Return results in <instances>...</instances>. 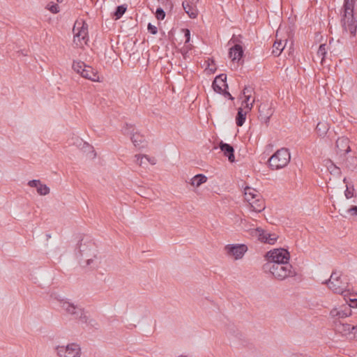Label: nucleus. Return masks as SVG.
I'll return each instance as SVG.
<instances>
[{
	"label": "nucleus",
	"mask_w": 357,
	"mask_h": 357,
	"mask_svg": "<svg viewBox=\"0 0 357 357\" xmlns=\"http://www.w3.org/2000/svg\"><path fill=\"white\" fill-rule=\"evenodd\" d=\"M243 96L245 98V100L242 102V105H244V102H248L252 96L246 95Z\"/></svg>",
	"instance_id": "obj_50"
},
{
	"label": "nucleus",
	"mask_w": 357,
	"mask_h": 357,
	"mask_svg": "<svg viewBox=\"0 0 357 357\" xmlns=\"http://www.w3.org/2000/svg\"><path fill=\"white\" fill-rule=\"evenodd\" d=\"M127 6L126 5H121L116 7V10L114 13L116 20L120 19L123 15L126 13Z\"/></svg>",
	"instance_id": "obj_29"
},
{
	"label": "nucleus",
	"mask_w": 357,
	"mask_h": 357,
	"mask_svg": "<svg viewBox=\"0 0 357 357\" xmlns=\"http://www.w3.org/2000/svg\"><path fill=\"white\" fill-rule=\"evenodd\" d=\"M333 169L331 170V173L334 172L335 174H340V169L335 166L334 165H332Z\"/></svg>",
	"instance_id": "obj_48"
},
{
	"label": "nucleus",
	"mask_w": 357,
	"mask_h": 357,
	"mask_svg": "<svg viewBox=\"0 0 357 357\" xmlns=\"http://www.w3.org/2000/svg\"><path fill=\"white\" fill-rule=\"evenodd\" d=\"M240 37H241L240 36H233L232 38H231V40H229V43H232L234 45L241 43V41Z\"/></svg>",
	"instance_id": "obj_41"
},
{
	"label": "nucleus",
	"mask_w": 357,
	"mask_h": 357,
	"mask_svg": "<svg viewBox=\"0 0 357 357\" xmlns=\"http://www.w3.org/2000/svg\"><path fill=\"white\" fill-rule=\"evenodd\" d=\"M263 270L269 272L275 279L284 280L289 277L296 275V272L289 262L264 264Z\"/></svg>",
	"instance_id": "obj_2"
},
{
	"label": "nucleus",
	"mask_w": 357,
	"mask_h": 357,
	"mask_svg": "<svg viewBox=\"0 0 357 357\" xmlns=\"http://www.w3.org/2000/svg\"><path fill=\"white\" fill-rule=\"evenodd\" d=\"M354 0L344 1L342 27L345 31H349L352 36H355L357 29L356 20L354 17Z\"/></svg>",
	"instance_id": "obj_3"
},
{
	"label": "nucleus",
	"mask_w": 357,
	"mask_h": 357,
	"mask_svg": "<svg viewBox=\"0 0 357 357\" xmlns=\"http://www.w3.org/2000/svg\"><path fill=\"white\" fill-rule=\"evenodd\" d=\"M354 189L353 187L351 189L347 185V189L344 191V195H345L346 198L349 199V198H351L352 197H354Z\"/></svg>",
	"instance_id": "obj_34"
},
{
	"label": "nucleus",
	"mask_w": 357,
	"mask_h": 357,
	"mask_svg": "<svg viewBox=\"0 0 357 357\" xmlns=\"http://www.w3.org/2000/svg\"><path fill=\"white\" fill-rule=\"evenodd\" d=\"M335 294H342L344 297L347 296V284L341 280V275L337 271H333L328 280L323 282Z\"/></svg>",
	"instance_id": "obj_6"
},
{
	"label": "nucleus",
	"mask_w": 357,
	"mask_h": 357,
	"mask_svg": "<svg viewBox=\"0 0 357 357\" xmlns=\"http://www.w3.org/2000/svg\"><path fill=\"white\" fill-rule=\"evenodd\" d=\"M184 36L185 37V43H189L190 41V31L189 29H184Z\"/></svg>",
	"instance_id": "obj_43"
},
{
	"label": "nucleus",
	"mask_w": 357,
	"mask_h": 357,
	"mask_svg": "<svg viewBox=\"0 0 357 357\" xmlns=\"http://www.w3.org/2000/svg\"><path fill=\"white\" fill-rule=\"evenodd\" d=\"M87 146H89V148L90 149H93V147H92V146H89L88 144H87Z\"/></svg>",
	"instance_id": "obj_55"
},
{
	"label": "nucleus",
	"mask_w": 357,
	"mask_h": 357,
	"mask_svg": "<svg viewBox=\"0 0 357 357\" xmlns=\"http://www.w3.org/2000/svg\"><path fill=\"white\" fill-rule=\"evenodd\" d=\"M46 238H47V241H48L50 238H51V234H46Z\"/></svg>",
	"instance_id": "obj_51"
},
{
	"label": "nucleus",
	"mask_w": 357,
	"mask_h": 357,
	"mask_svg": "<svg viewBox=\"0 0 357 357\" xmlns=\"http://www.w3.org/2000/svg\"><path fill=\"white\" fill-rule=\"evenodd\" d=\"M134 128L132 125L126 123L124 127L122 128V133L125 135H131L134 133Z\"/></svg>",
	"instance_id": "obj_31"
},
{
	"label": "nucleus",
	"mask_w": 357,
	"mask_h": 357,
	"mask_svg": "<svg viewBox=\"0 0 357 357\" xmlns=\"http://www.w3.org/2000/svg\"><path fill=\"white\" fill-rule=\"evenodd\" d=\"M247 111H243V108L238 109L237 115L236 117V123L238 126L241 127L243 125L246 119Z\"/></svg>",
	"instance_id": "obj_24"
},
{
	"label": "nucleus",
	"mask_w": 357,
	"mask_h": 357,
	"mask_svg": "<svg viewBox=\"0 0 357 357\" xmlns=\"http://www.w3.org/2000/svg\"><path fill=\"white\" fill-rule=\"evenodd\" d=\"M155 17L158 20H162L165 17V12L164 11V10L162 8H157L156 12H155Z\"/></svg>",
	"instance_id": "obj_33"
},
{
	"label": "nucleus",
	"mask_w": 357,
	"mask_h": 357,
	"mask_svg": "<svg viewBox=\"0 0 357 357\" xmlns=\"http://www.w3.org/2000/svg\"><path fill=\"white\" fill-rule=\"evenodd\" d=\"M328 129V125L326 122H319L316 127L317 132L320 137L325 136Z\"/></svg>",
	"instance_id": "obj_26"
},
{
	"label": "nucleus",
	"mask_w": 357,
	"mask_h": 357,
	"mask_svg": "<svg viewBox=\"0 0 357 357\" xmlns=\"http://www.w3.org/2000/svg\"><path fill=\"white\" fill-rule=\"evenodd\" d=\"M330 314L333 317L335 318V320H340V319L347 317V314H344L342 310L333 309L331 311Z\"/></svg>",
	"instance_id": "obj_30"
},
{
	"label": "nucleus",
	"mask_w": 357,
	"mask_h": 357,
	"mask_svg": "<svg viewBox=\"0 0 357 357\" xmlns=\"http://www.w3.org/2000/svg\"><path fill=\"white\" fill-rule=\"evenodd\" d=\"M147 29H148V31H149L151 33H152V34H153V35L156 34V33H157V32H158V29H157V27H156L155 26H154V25L151 24V23H149V24H148Z\"/></svg>",
	"instance_id": "obj_36"
},
{
	"label": "nucleus",
	"mask_w": 357,
	"mask_h": 357,
	"mask_svg": "<svg viewBox=\"0 0 357 357\" xmlns=\"http://www.w3.org/2000/svg\"><path fill=\"white\" fill-rule=\"evenodd\" d=\"M259 113L261 121L267 124L273 114V110L268 103L264 102L259 106Z\"/></svg>",
	"instance_id": "obj_12"
},
{
	"label": "nucleus",
	"mask_w": 357,
	"mask_h": 357,
	"mask_svg": "<svg viewBox=\"0 0 357 357\" xmlns=\"http://www.w3.org/2000/svg\"><path fill=\"white\" fill-rule=\"evenodd\" d=\"M183 7L185 13L188 15L190 18H196L197 16V10L192 5H190L188 3L183 2Z\"/></svg>",
	"instance_id": "obj_22"
},
{
	"label": "nucleus",
	"mask_w": 357,
	"mask_h": 357,
	"mask_svg": "<svg viewBox=\"0 0 357 357\" xmlns=\"http://www.w3.org/2000/svg\"><path fill=\"white\" fill-rule=\"evenodd\" d=\"M63 0H56L58 3H62Z\"/></svg>",
	"instance_id": "obj_53"
},
{
	"label": "nucleus",
	"mask_w": 357,
	"mask_h": 357,
	"mask_svg": "<svg viewBox=\"0 0 357 357\" xmlns=\"http://www.w3.org/2000/svg\"><path fill=\"white\" fill-rule=\"evenodd\" d=\"M336 153L340 156H344L351 151L349 139L345 137H339L335 143Z\"/></svg>",
	"instance_id": "obj_11"
},
{
	"label": "nucleus",
	"mask_w": 357,
	"mask_h": 357,
	"mask_svg": "<svg viewBox=\"0 0 357 357\" xmlns=\"http://www.w3.org/2000/svg\"><path fill=\"white\" fill-rule=\"evenodd\" d=\"M87 35V29L85 28L84 26H82L80 30L76 33H75L74 36V42L76 43V40H77L79 42H81V40H84L85 38Z\"/></svg>",
	"instance_id": "obj_27"
},
{
	"label": "nucleus",
	"mask_w": 357,
	"mask_h": 357,
	"mask_svg": "<svg viewBox=\"0 0 357 357\" xmlns=\"http://www.w3.org/2000/svg\"><path fill=\"white\" fill-rule=\"evenodd\" d=\"M351 160L352 161L351 165V166H349L348 165H347L349 169H354L357 164L356 159L355 158H351Z\"/></svg>",
	"instance_id": "obj_47"
},
{
	"label": "nucleus",
	"mask_w": 357,
	"mask_h": 357,
	"mask_svg": "<svg viewBox=\"0 0 357 357\" xmlns=\"http://www.w3.org/2000/svg\"><path fill=\"white\" fill-rule=\"evenodd\" d=\"M59 357H80L81 348L79 344L70 343L66 346H57L55 348Z\"/></svg>",
	"instance_id": "obj_8"
},
{
	"label": "nucleus",
	"mask_w": 357,
	"mask_h": 357,
	"mask_svg": "<svg viewBox=\"0 0 357 357\" xmlns=\"http://www.w3.org/2000/svg\"><path fill=\"white\" fill-rule=\"evenodd\" d=\"M291 155L289 150L282 148L278 150L269 159V167L273 170L279 169L286 167L290 161Z\"/></svg>",
	"instance_id": "obj_5"
},
{
	"label": "nucleus",
	"mask_w": 357,
	"mask_h": 357,
	"mask_svg": "<svg viewBox=\"0 0 357 357\" xmlns=\"http://www.w3.org/2000/svg\"><path fill=\"white\" fill-rule=\"evenodd\" d=\"M82 77L93 82H100L98 72L89 66L82 70Z\"/></svg>",
	"instance_id": "obj_18"
},
{
	"label": "nucleus",
	"mask_w": 357,
	"mask_h": 357,
	"mask_svg": "<svg viewBox=\"0 0 357 357\" xmlns=\"http://www.w3.org/2000/svg\"><path fill=\"white\" fill-rule=\"evenodd\" d=\"M130 139L135 147L141 149L144 146L145 138L143 135H140L139 133H133Z\"/></svg>",
	"instance_id": "obj_19"
},
{
	"label": "nucleus",
	"mask_w": 357,
	"mask_h": 357,
	"mask_svg": "<svg viewBox=\"0 0 357 357\" xmlns=\"http://www.w3.org/2000/svg\"><path fill=\"white\" fill-rule=\"evenodd\" d=\"M252 236L257 237L261 242L271 245L274 244L278 238V236L275 234L268 233L261 228H257L253 230L252 231Z\"/></svg>",
	"instance_id": "obj_10"
},
{
	"label": "nucleus",
	"mask_w": 357,
	"mask_h": 357,
	"mask_svg": "<svg viewBox=\"0 0 357 357\" xmlns=\"http://www.w3.org/2000/svg\"><path fill=\"white\" fill-rule=\"evenodd\" d=\"M219 147L223 152L224 155L228 158L230 162H234L235 161L234 149L231 145L221 142Z\"/></svg>",
	"instance_id": "obj_16"
},
{
	"label": "nucleus",
	"mask_w": 357,
	"mask_h": 357,
	"mask_svg": "<svg viewBox=\"0 0 357 357\" xmlns=\"http://www.w3.org/2000/svg\"><path fill=\"white\" fill-rule=\"evenodd\" d=\"M347 211L351 215L357 217V206H352Z\"/></svg>",
	"instance_id": "obj_37"
},
{
	"label": "nucleus",
	"mask_w": 357,
	"mask_h": 357,
	"mask_svg": "<svg viewBox=\"0 0 357 357\" xmlns=\"http://www.w3.org/2000/svg\"><path fill=\"white\" fill-rule=\"evenodd\" d=\"M52 13H57L59 12V7L57 4H53L48 8Z\"/></svg>",
	"instance_id": "obj_39"
},
{
	"label": "nucleus",
	"mask_w": 357,
	"mask_h": 357,
	"mask_svg": "<svg viewBox=\"0 0 357 357\" xmlns=\"http://www.w3.org/2000/svg\"><path fill=\"white\" fill-rule=\"evenodd\" d=\"M255 99L251 102H244V108L246 109L247 112L250 111L253 107V103L255 102Z\"/></svg>",
	"instance_id": "obj_38"
},
{
	"label": "nucleus",
	"mask_w": 357,
	"mask_h": 357,
	"mask_svg": "<svg viewBox=\"0 0 357 357\" xmlns=\"http://www.w3.org/2000/svg\"><path fill=\"white\" fill-rule=\"evenodd\" d=\"M212 86L215 92L222 93L224 88H228L227 75L225 74H221L217 76L213 82Z\"/></svg>",
	"instance_id": "obj_13"
},
{
	"label": "nucleus",
	"mask_w": 357,
	"mask_h": 357,
	"mask_svg": "<svg viewBox=\"0 0 357 357\" xmlns=\"http://www.w3.org/2000/svg\"><path fill=\"white\" fill-rule=\"evenodd\" d=\"M252 93H254V89L251 86H245L243 90V96H252Z\"/></svg>",
	"instance_id": "obj_35"
},
{
	"label": "nucleus",
	"mask_w": 357,
	"mask_h": 357,
	"mask_svg": "<svg viewBox=\"0 0 357 357\" xmlns=\"http://www.w3.org/2000/svg\"><path fill=\"white\" fill-rule=\"evenodd\" d=\"M349 337L357 338V326H353L352 332Z\"/></svg>",
	"instance_id": "obj_46"
},
{
	"label": "nucleus",
	"mask_w": 357,
	"mask_h": 357,
	"mask_svg": "<svg viewBox=\"0 0 357 357\" xmlns=\"http://www.w3.org/2000/svg\"><path fill=\"white\" fill-rule=\"evenodd\" d=\"M267 262L266 264H276L288 262L290 254L287 249L276 248L266 252L265 255Z\"/></svg>",
	"instance_id": "obj_7"
},
{
	"label": "nucleus",
	"mask_w": 357,
	"mask_h": 357,
	"mask_svg": "<svg viewBox=\"0 0 357 357\" xmlns=\"http://www.w3.org/2000/svg\"><path fill=\"white\" fill-rule=\"evenodd\" d=\"M335 330L342 335H349L350 337L352 332L353 326L343 323L340 320L334 321Z\"/></svg>",
	"instance_id": "obj_14"
},
{
	"label": "nucleus",
	"mask_w": 357,
	"mask_h": 357,
	"mask_svg": "<svg viewBox=\"0 0 357 357\" xmlns=\"http://www.w3.org/2000/svg\"><path fill=\"white\" fill-rule=\"evenodd\" d=\"M91 153H92V157L94 158L96 156V153H94V151L92 150Z\"/></svg>",
	"instance_id": "obj_52"
},
{
	"label": "nucleus",
	"mask_w": 357,
	"mask_h": 357,
	"mask_svg": "<svg viewBox=\"0 0 357 357\" xmlns=\"http://www.w3.org/2000/svg\"><path fill=\"white\" fill-rule=\"evenodd\" d=\"M135 158H137L136 159V162L139 165L142 166V164L144 163V162H143L144 158H142V155H135Z\"/></svg>",
	"instance_id": "obj_45"
},
{
	"label": "nucleus",
	"mask_w": 357,
	"mask_h": 357,
	"mask_svg": "<svg viewBox=\"0 0 357 357\" xmlns=\"http://www.w3.org/2000/svg\"><path fill=\"white\" fill-rule=\"evenodd\" d=\"M77 249L78 252L76 254L77 257H81V260H84V264L81 263L82 266H88L90 268L98 267L100 260L97 256L98 250L94 243L82 239Z\"/></svg>",
	"instance_id": "obj_1"
},
{
	"label": "nucleus",
	"mask_w": 357,
	"mask_h": 357,
	"mask_svg": "<svg viewBox=\"0 0 357 357\" xmlns=\"http://www.w3.org/2000/svg\"><path fill=\"white\" fill-rule=\"evenodd\" d=\"M59 303L60 307L66 314L73 317V319L82 323H87L88 317L82 306L64 299L61 300Z\"/></svg>",
	"instance_id": "obj_4"
},
{
	"label": "nucleus",
	"mask_w": 357,
	"mask_h": 357,
	"mask_svg": "<svg viewBox=\"0 0 357 357\" xmlns=\"http://www.w3.org/2000/svg\"><path fill=\"white\" fill-rule=\"evenodd\" d=\"M207 177L204 174H197L190 181V184L192 186L199 187L202 184L206 183Z\"/></svg>",
	"instance_id": "obj_23"
},
{
	"label": "nucleus",
	"mask_w": 357,
	"mask_h": 357,
	"mask_svg": "<svg viewBox=\"0 0 357 357\" xmlns=\"http://www.w3.org/2000/svg\"><path fill=\"white\" fill-rule=\"evenodd\" d=\"M229 58L231 59L232 61H240L243 56V50L240 44H236L230 48L229 52Z\"/></svg>",
	"instance_id": "obj_17"
},
{
	"label": "nucleus",
	"mask_w": 357,
	"mask_h": 357,
	"mask_svg": "<svg viewBox=\"0 0 357 357\" xmlns=\"http://www.w3.org/2000/svg\"><path fill=\"white\" fill-rule=\"evenodd\" d=\"M142 158L150 162L151 165H155L156 163V159L155 158H150L146 155H143Z\"/></svg>",
	"instance_id": "obj_40"
},
{
	"label": "nucleus",
	"mask_w": 357,
	"mask_h": 357,
	"mask_svg": "<svg viewBox=\"0 0 357 357\" xmlns=\"http://www.w3.org/2000/svg\"><path fill=\"white\" fill-rule=\"evenodd\" d=\"M244 191L245 199L248 202H250L253 199L260 197L259 194L255 189L251 188L250 187H246Z\"/></svg>",
	"instance_id": "obj_20"
},
{
	"label": "nucleus",
	"mask_w": 357,
	"mask_h": 357,
	"mask_svg": "<svg viewBox=\"0 0 357 357\" xmlns=\"http://www.w3.org/2000/svg\"><path fill=\"white\" fill-rule=\"evenodd\" d=\"M88 66H86L84 62L82 61H74L73 63V69L78 74H79L82 76V70L83 69H86V68Z\"/></svg>",
	"instance_id": "obj_28"
},
{
	"label": "nucleus",
	"mask_w": 357,
	"mask_h": 357,
	"mask_svg": "<svg viewBox=\"0 0 357 357\" xmlns=\"http://www.w3.org/2000/svg\"><path fill=\"white\" fill-rule=\"evenodd\" d=\"M28 185L31 188H36L37 192L40 195H47L50 193V188L45 184H43L40 180H31L28 182Z\"/></svg>",
	"instance_id": "obj_15"
},
{
	"label": "nucleus",
	"mask_w": 357,
	"mask_h": 357,
	"mask_svg": "<svg viewBox=\"0 0 357 357\" xmlns=\"http://www.w3.org/2000/svg\"><path fill=\"white\" fill-rule=\"evenodd\" d=\"M227 255L233 257L235 259L243 258L248 250L245 244H229L225 247Z\"/></svg>",
	"instance_id": "obj_9"
},
{
	"label": "nucleus",
	"mask_w": 357,
	"mask_h": 357,
	"mask_svg": "<svg viewBox=\"0 0 357 357\" xmlns=\"http://www.w3.org/2000/svg\"><path fill=\"white\" fill-rule=\"evenodd\" d=\"M227 88H224L221 94H222L225 97H228L230 100H234V97L227 91Z\"/></svg>",
	"instance_id": "obj_44"
},
{
	"label": "nucleus",
	"mask_w": 357,
	"mask_h": 357,
	"mask_svg": "<svg viewBox=\"0 0 357 357\" xmlns=\"http://www.w3.org/2000/svg\"><path fill=\"white\" fill-rule=\"evenodd\" d=\"M343 182L345 183H347V178H344Z\"/></svg>",
	"instance_id": "obj_54"
},
{
	"label": "nucleus",
	"mask_w": 357,
	"mask_h": 357,
	"mask_svg": "<svg viewBox=\"0 0 357 357\" xmlns=\"http://www.w3.org/2000/svg\"><path fill=\"white\" fill-rule=\"evenodd\" d=\"M350 307H357V299H350Z\"/></svg>",
	"instance_id": "obj_49"
},
{
	"label": "nucleus",
	"mask_w": 357,
	"mask_h": 357,
	"mask_svg": "<svg viewBox=\"0 0 357 357\" xmlns=\"http://www.w3.org/2000/svg\"><path fill=\"white\" fill-rule=\"evenodd\" d=\"M351 307H350V305L349 304L348 306H345L344 309L342 310V312L344 314H347V317L350 316L351 314Z\"/></svg>",
	"instance_id": "obj_42"
},
{
	"label": "nucleus",
	"mask_w": 357,
	"mask_h": 357,
	"mask_svg": "<svg viewBox=\"0 0 357 357\" xmlns=\"http://www.w3.org/2000/svg\"><path fill=\"white\" fill-rule=\"evenodd\" d=\"M326 54V45L321 44L317 51V55L319 56H321V60H323Z\"/></svg>",
	"instance_id": "obj_32"
},
{
	"label": "nucleus",
	"mask_w": 357,
	"mask_h": 357,
	"mask_svg": "<svg viewBox=\"0 0 357 357\" xmlns=\"http://www.w3.org/2000/svg\"><path fill=\"white\" fill-rule=\"evenodd\" d=\"M287 40H286L285 43H287ZM285 45L286 44H282V40L275 41L273 45L272 54H274L275 56H278L284 49Z\"/></svg>",
	"instance_id": "obj_25"
},
{
	"label": "nucleus",
	"mask_w": 357,
	"mask_h": 357,
	"mask_svg": "<svg viewBox=\"0 0 357 357\" xmlns=\"http://www.w3.org/2000/svg\"><path fill=\"white\" fill-rule=\"evenodd\" d=\"M252 210L256 212H261L265 208L264 202L259 197L249 202Z\"/></svg>",
	"instance_id": "obj_21"
}]
</instances>
